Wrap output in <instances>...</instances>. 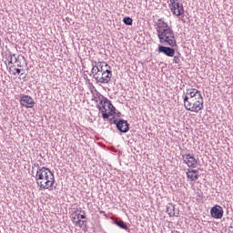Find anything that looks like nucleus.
I'll return each mask as SVG.
<instances>
[{"mask_svg": "<svg viewBox=\"0 0 233 233\" xmlns=\"http://www.w3.org/2000/svg\"><path fill=\"white\" fill-rule=\"evenodd\" d=\"M184 99V107L187 112H195L198 114L199 110H203V96L201 95V91L191 88L187 89L185 96H183Z\"/></svg>", "mask_w": 233, "mask_h": 233, "instance_id": "obj_1", "label": "nucleus"}, {"mask_svg": "<svg viewBox=\"0 0 233 233\" xmlns=\"http://www.w3.org/2000/svg\"><path fill=\"white\" fill-rule=\"evenodd\" d=\"M34 165L38 167L35 174V183L39 187V190H54V184L56 183L54 173L46 167H39V164Z\"/></svg>", "mask_w": 233, "mask_h": 233, "instance_id": "obj_2", "label": "nucleus"}, {"mask_svg": "<svg viewBox=\"0 0 233 233\" xmlns=\"http://www.w3.org/2000/svg\"><path fill=\"white\" fill-rule=\"evenodd\" d=\"M157 37L161 45H167L168 46H177V42L176 41V35L174 30L170 27L163 29L157 33Z\"/></svg>", "mask_w": 233, "mask_h": 233, "instance_id": "obj_3", "label": "nucleus"}, {"mask_svg": "<svg viewBox=\"0 0 233 233\" xmlns=\"http://www.w3.org/2000/svg\"><path fill=\"white\" fill-rule=\"evenodd\" d=\"M170 10L174 14V15H183L185 14V8L183 7V4L179 3L178 0H173L171 2Z\"/></svg>", "mask_w": 233, "mask_h": 233, "instance_id": "obj_4", "label": "nucleus"}, {"mask_svg": "<svg viewBox=\"0 0 233 233\" xmlns=\"http://www.w3.org/2000/svg\"><path fill=\"white\" fill-rule=\"evenodd\" d=\"M20 105L25 108H34L35 101H34V98L28 95H22L20 97Z\"/></svg>", "mask_w": 233, "mask_h": 233, "instance_id": "obj_5", "label": "nucleus"}, {"mask_svg": "<svg viewBox=\"0 0 233 233\" xmlns=\"http://www.w3.org/2000/svg\"><path fill=\"white\" fill-rule=\"evenodd\" d=\"M112 80V70L106 69V71L101 72V77H96V83H101L102 85H106Z\"/></svg>", "mask_w": 233, "mask_h": 233, "instance_id": "obj_6", "label": "nucleus"}, {"mask_svg": "<svg viewBox=\"0 0 233 233\" xmlns=\"http://www.w3.org/2000/svg\"><path fill=\"white\" fill-rule=\"evenodd\" d=\"M183 162L191 168H196L198 165V159L190 154L182 155Z\"/></svg>", "mask_w": 233, "mask_h": 233, "instance_id": "obj_7", "label": "nucleus"}, {"mask_svg": "<svg viewBox=\"0 0 233 233\" xmlns=\"http://www.w3.org/2000/svg\"><path fill=\"white\" fill-rule=\"evenodd\" d=\"M176 46H158V52L159 54H164V56H167V57H174L176 56Z\"/></svg>", "mask_w": 233, "mask_h": 233, "instance_id": "obj_8", "label": "nucleus"}, {"mask_svg": "<svg viewBox=\"0 0 233 233\" xmlns=\"http://www.w3.org/2000/svg\"><path fill=\"white\" fill-rule=\"evenodd\" d=\"M211 218H214V219H221L223 218V208L219 205H216L210 209Z\"/></svg>", "mask_w": 233, "mask_h": 233, "instance_id": "obj_9", "label": "nucleus"}, {"mask_svg": "<svg viewBox=\"0 0 233 233\" xmlns=\"http://www.w3.org/2000/svg\"><path fill=\"white\" fill-rule=\"evenodd\" d=\"M116 128L119 132L127 134L130 130V124H128V121L119 118L116 122Z\"/></svg>", "mask_w": 233, "mask_h": 233, "instance_id": "obj_10", "label": "nucleus"}, {"mask_svg": "<svg viewBox=\"0 0 233 233\" xmlns=\"http://www.w3.org/2000/svg\"><path fill=\"white\" fill-rule=\"evenodd\" d=\"M106 103L109 105V112H106V110H102V117L103 119H109L111 116H116V106L112 105V101H106Z\"/></svg>", "mask_w": 233, "mask_h": 233, "instance_id": "obj_11", "label": "nucleus"}, {"mask_svg": "<svg viewBox=\"0 0 233 233\" xmlns=\"http://www.w3.org/2000/svg\"><path fill=\"white\" fill-rule=\"evenodd\" d=\"M167 214H168V216L170 218L172 217H176L178 218L179 217V210L176 211V205L169 203L167 205V210H166Z\"/></svg>", "mask_w": 233, "mask_h": 233, "instance_id": "obj_12", "label": "nucleus"}, {"mask_svg": "<svg viewBox=\"0 0 233 233\" xmlns=\"http://www.w3.org/2000/svg\"><path fill=\"white\" fill-rule=\"evenodd\" d=\"M168 24H167L165 21H163V18H160L157 20V34H159L160 32H163V30H167V28H169Z\"/></svg>", "mask_w": 233, "mask_h": 233, "instance_id": "obj_13", "label": "nucleus"}, {"mask_svg": "<svg viewBox=\"0 0 233 233\" xmlns=\"http://www.w3.org/2000/svg\"><path fill=\"white\" fill-rule=\"evenodd\" d=\"M95 65H96V66H98L99 72H105L107 70H111V66H108V64L106 62H94Z\"/></svg>", "mask_w": 233, "mask_h": 233, "instance_id": "obj_14", "label": "nucleus"}, {"mask_svg": "<svg viewBox=\"0 0 233 233\" xmlns=\"http://www.w3.org/2000/svg\"><path fill=\"white\" fill-rule=\"evenodd\" d=\"M99 67L96 66V61H92L91 74H93V78L96 80L99 77Z\"/></svg>", "mask_w": 233, "mask_h": 233, "instance_id": "obj_15", "label": "nucleus"}, {"mask_svg": "<svg viewBox=\"0 0 233 233\" xmlns=\"http://www.w3.org/2000/svg\"><path fill=\"white\" fill-rule=\"evenodd\" d=\"M23 61H25V56L23 55H18L17 56H15V63H16V66L18 68H22Z\"/></svg>", "mask_w": 233, "mask_h": 233, "instance_id": "obj_16", "label": "nucleus"}, {"mask_svg": "<svg viewBox=\"0 0 233 233\" xmlns=\"http://www.w3.org/2000/svg\"><path fill=\"white\" fill-rule=\"evenodd\" d=\"M114 224L116 225V227H119V228L128 230V226H127V224L123 220H115Z\"/></svg>", "mask_w": 233, "mask_h": 233, "instance_id": "obj_17", "label": "nucleus"}, {"mask_svg": "<svg viewBox=\"0 0 233 233\" xmlns=\"http://www.w3.org/2000/svg\"><path fill=\"white\" fill-rule=\"evenodd\" d=\"M186 174H187V179H190V181H198V179H199V176L190 173V169H187Z\"/></svg>", "mask_w": 233, "mask_h": 233, "instance_id": "obj_18", "label": "nucleus"}, {"mask_svg": "<svg viewBox=\"0 0 233 233\" xmlns=\"http://www.w3.org/2000/svg\"><path fill=\"white\" fill-rule=\"evenodd\" d=\"M123 23H125L128 26H132V23H134V20L131 17H129V16H126L123 19Z\"/></svg>", "mask_w": 233, "mask_h": 233, "instance_id": "obj_19", "label": "nucleus"}, {"mask_svg": "<svg viewBox=\"0 0 233 233\" xmlns=\"http://www.w3.org/2000/svg\"><path fill=\"white\" fill-rule=\"evenodd\" d=\"M80 212H82V215H81V213H77V211H75V216H76V219H79V218H80V219H86V216L85 215V211L83 210V211H80Z\"/></svg>", "mask_w": 233, "mask_h": 233, "instance_id": "obj_20", "label": "nucleus"}, {"mask_svg": "<svg viewBox=\"0 0 233 233\" xmlns=\"http://www.w3.org/2000/svg\"><path fill=\"white\" fill-rule=\"evenodd\" d=\"M105 96H102V100L100 99V105L102 106V110H106L107 112L106 104H105Z\"/></svg>", "mask_w": 233, "mask_h": 233, "instance_id": "obj_21", "label": "nucleus"}, {"mask_svg": "<svg viewBox=\"0 0 233 233\" xmlns=\"http://www.w3.org/2000/svg\"><path fill=\"white\" fill-rule=\"evenodd\" d=\"M119 119H116V116H113L111 118H109V123L110 125H117V122H118Z\"/></svg>", "mask_w": 233, "mask_h": 233, "instance_id": "obj_22", "label": "nucleus"}, {"mask_svg": "<svg viewBox=\"0 0 233 233\" xmlns=\"http://www.w3.org/2000/svg\"><path fill=\"white\" fill-rule=\"evenodd\" d=\"M9 59H10V61H9V65H11V66H14V57H15V54H13V55H10L9 56Z\"/></svg>", "mask_w": 233, "mask_h": 233, "instance_id": "obj_23", "label": "nucleus"}, {"mask_svg": "<svg viewBox=\"0 0 233 233\" xmlns=\"http://www.w3.org/2000/svg\"><path fill=\"white\" fill-rule=\"evenodd\" d=\"M173 62H174L176 65H179V63H181V59H179L178 56H174Z\"/></svg>", "mask_w": 233, "mask_h": 233, "instance_id": "obj_24", "label": "nucleus"}, {"mask_svg": "<svg viewBox=\"0 0 233 233\" xmlns=\"http://www.w3.org/2000/svg\"><path fill=\"white\" fill-rule=\"evenodd\" d=\"M106 101H110L108 98H105V102H104V104L105 105H106V108H107V110H110V106L108 105V103H106Z\"/></svg>", "mask_w": 233, "mask_h": 233, "instance_id": "obj_25", "label": "nucleus"}, {"mask_svg": "<svg viewBox=\"0 0 233 233\" xmlns=\"http://www.w3.org/2000/svg\"><path fill=\"white\" fill-rule=\"evenodd\" d=\"M82 221H83V220L77 218V220H76L75 223H76V226L79 225V227H82V224H81Z\"/></svg>", "mask_w": 233, "mask_h": 233, "instance_id": "obj_26", "label": "nucleus"}, {"mask_svg": "<svg viewBox=\"0 0 233 233\" xmlns=\"http://www.w3.org/2000/svg\"><path fill=\"white\" fill-rule=\"evenodd\" d=\"M96 108L99 110V112H101V114H103V107L101 105H97Z\"/></svg>", "mask_w": 233, "mask_h": 233, "instance_id": "obj_27", "label": "nucleus"}, {"mask_svg": "<svg viewBox=\"0 0 233 233\" xmlns=\"http://www.w3.org/2000/svg\"><path fill=\"white\" fill-rule=\"evenodd\" d=\"M115 116H116V117H121V112L119 111L116 112Z\"/></svg>", "mask_w": 233, "mask_h": 233, "instance_id": "obj_28", "label": "nucleus"}, {"mask_svg": "<svg viewBox=\"0 0 233 233\" xmlns=\"http://www.w3.org/2000/svg\"><path fill=\"white\" fill-rule=\"evenodd\" d=\"M190 174H198V170H196V169H190Z\"/></svg>", "mask_w": 233, "mask_h": 233, "instance_id": "obj_29", "label": "nucleus"}, {"mask_svg": "<svg viewBox=\"0 0 233 233\" xmlns=\"http://www.w3.org/2000/svg\"><path fill=\"white\" fill-rule=\"evenodd\" d=\"M15 70L16 74H21V69L15 68Z\"/></svg>", "mask_w": 233, "mask_h": 233, "instance_id": "obj_30", "label": "nucleus"}, {"mask_svg": "<svg viewBox=\"0 0 233 233\" xmlns=\"http://www.w3.org/2000/svg\"><path fill=\"white\" fill-rule=\"evenodd\" d=\"M82 226L85 225L86 227V220H82Z\"/></svg>", "mask_w": 233, "mask_h": 233, "instance_id": "obj_31", "label": "nucleus"}, {"mask_svg": "<svg viewBox=\"0 0 233 233\" xmlns=\"http://www.w3.org/2000/svg\"><path fill=\"white\" fill-rule=\"evenodd\" d=\"M232 228H233V227L230 226V227H229V232H231V233H233V229H232Z\"/></svg>", "mask_w": 233, "mask_h": 233, "instance_id": "obj_32", "label": "nucleus"}, {"mask_svg": "<svg viewBox=\"0 0 233 233\" xmlns=\"http://www.w3.org/2000/svg\"><path fill=\"white\" fill-rule=\"evenodd\" d=\"M76 219H77V218H76V217H73V221H76Z\"/></svg>", "mask_w": 233, "mask_h": 233, "instance_id": "obj_33", "label": "nucleus"}, {"mask_svg": "<svg viewBox=\"0 0 233 233\" xmlns=\"http://www.w3.org/2000/svg\"><path fill=\"white\" fill-rule=\"evenodd\" d=\"M98 77H101V72H98Z\"/></svg>", "mask_w": 233, "mask_h": 233, "instance_id": "obj_34", "label": "nucleus"}, {"mask_svg": "<svg viewBox=\"0 0 233 233\" xmlns=\"http://www.w3.org/2000/svg\"><path fill=\"white\" fill-rule=\"evenodd\" d=\"M92 101H96V97L92 99Z\"/></svg>", "mask_w": 233, "mask_h": 233, "instance_id": "obj_35", "label": "nucleus"}]
</instances>
